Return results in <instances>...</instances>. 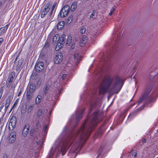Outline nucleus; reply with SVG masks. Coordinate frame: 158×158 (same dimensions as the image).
<instances>
[{
	"label": "nucleus",
	"instance_id": "1",
	"mask_svg": "<svg viewBox=\"0 0 158 158\" xmlns=\"http://www.w3.org/2000/svg\"><path fill=\"white\" fill-rule=\"evenodd\" d=\"M84 110L77 109L76 111L75 114L72 115L69 120L70 127H71V132L67 137H64L63 139H61V136L65 134L66 131L70 127H65L64 128L61 136L55 142L49 152L48 157V158H52L55 152H61L62 156L64 155L78 134L79 135V140L73 145L71 151L74 152L78 149L80 150L81 148L94 128L97 126L99 122L102 120L103 116V112L102 110L94 112L92 116L86 120L80 129L75 131L74 128L82 119Z\"/></svg>",
	"mask_w": 158,
	"mask_h": 158
},
{
	"label": "nucleus",
	"instance_id": "2",
	"mask_svg": "<svg viewBox=\"0 0 158 158\" xmlns=\"http://www.w3.org/2000/svg\"><path fill=\"white\" fill-rule=\"evenodd\" d=\"M123 83V81L120 78L116 77L112 79H106L101 85L99 89V94H103L106 93L109 87L113 84L112 88L108 91V93L111 94H117L121 90Z\"/></svg>",
	"mask_w": 158,
	"mask_h": 158
},
{
	"label": "nucleus",
	"instance_id": "3",
	"mask_svg": "<svg viewBox=\"0 0 158 158\" xmlns=\"http://www.w3.org/2000/svg\"><path fill=\"white\" fill-rule=\"evenodd\" d=\"M41 131V126L39 122H37L35 125V129H31L30 131V135L32 136L34 140L38 144H40L41 143L40 141L41 135H40V133Z\"/></svg>",
	"mask_w": 158,
	"mask_h": 158
},
{
	"label": "nucleus",
	"instance_id": "4",
	"mask_svg": "<svg viewBox=\"0 0 158 158\" xmlns=\"http://www.w3.org/2000/svg\"><path fill=\"white\" fill-rule=\"evenodd\" d=\"M153 88V86L152 85L148 86L145 88L144 91L138 101V105H140L143 103L147 99Z\"/></svg>",
	"mask_w": 158,
	"mask_h": 158
},
{
	"label": "nucleus",
	"instance_id": "5",
	"mask_svg": "<svg viewBox=\"0 0 158 158\" xmlns=\"http://www.w3.org/2000/svg\"><path fill=\"white\" fill-rule=\"evenodd\" d=\"M35 85L33 83H31L28 85L26 91L27 100H30L33 96V93L35 91Z\"/></svg>",
	"mask_w": 158,
	"mask_h": 158
},
{
	"label": "nucleus",
	"instance_id": "6",
	"mask_svg": "<svg viewBox=\"0 0 158 158\" xmlns=\"http://www.w3.org/2000/svg\"><path fill=\"white\" fill-rule=\"evenodd\" d=\"M52 2H50L47 4L41 13V18H44L50 10V7L52 6Z\"/></svg>",
	"mask_w": 158,
	"mask_h": 158
},
{
	"label": "nucleus",
	"instance_id": "7",
	"mask_svg": "<svg viewBox=\"0 0 158 158\" xmlns=\"http://www.w3.org/2000/svg\"><path fill=\"white\" fill-rule=\"evenodd\" d=\"M70 7L68 5L65 6L61 10L60 14L61 17H64L67 15L69 12Z\"/></svg>",
	"mask_w": 158,
	"mask_h": 158
},
{
	"label": "nucleus",
	"instance_id": "8",
	"mask_svg": "<svg viewBox=\"0 0 158 158\" xmlns=\"http://www.w3.org/2000/svg\"><path fill=\"white\" fill-rule=\"evenodd\" d=\"M156 98L155 96H152L150 97L148 101H146L144 103L142 104V107H140V109L144 108H150L151 106V103L154 102L156 101Z\"/></svg>",
	"mask_w": 158,
	"mask_h": 158
},
{
	"label": "nucleus",
	"instance_id": "9",
	"mask_svg": "<svg viewBox=\"0 0 158 158\" xmlns=\"http://www.w3.org/2000/svg\"><path fill=\"white\" fill-rule=\"evenodd\" d=\"M17 118L15 116H13L10 118L9 124V128L10 130H13L16 127Z\"/></svg>",
	"mask_w": 158,
	"mask_h": 158
},
{
	"label": "nucleus",
	"instance_id": "10",
	"mask_svg": "<svg viewBox=\"0 0 158 158\" xmlns=\"http://www.w3.org/2000/svg\"><path fill=\"white\" fill-rule=\"evenodd\" d=\"M62 54L61 53H58L54 57V61L55 64H59L62 62Z\"/></svg>",
	"mask_w": 158,
	"mask_h": 158
},
{
	"label": "nucleus",
	"instance_id": "11",
	"mask_svg": "<svg viewBox=\"0 0 158 158\" xmlns=\"http://www.w3.org/2000/svg\"><path fill=\"white\" fill-rule=\"evenodd\" d=\"M56 5L57 3L56 2H55V3H54L53 6H52V8L51 9V11L50 12L49 15H48L47 19L45 20V21H47V22L49 23L51 22L52 17H53V15L52 14V12L53 10L55 8L56 6Z\"/></svg>",
	"mask_w": 158,
	"mask_h": 158
},
{
	"label": "nucleus",
	"instance_id": "12",
	"mask_svg": "<svg viewBox=\"0 0 158 158\" xmlns=\"http://www.w3.org/2000/svg\"><path fill=\"white\" fill-rule=\"evenodd\" d=\"M16 132L15 131L11 132L9 137L8 141L10 143H14L16 139Z\"/></svg>",
	"mask_w": 158,
	"mask_h": 158
},
{
	"label": "nucleus",
	"instance_id": "13",
	"mask_svg": "<svg viewBox=\"0 0 158 158\" xmlns=\"http://www.w3.org/2000/svg\"><path fill=\"white\" fill-rule=\"evenodd\" d=\"M44 64L42 62H38L35 65V70L38 72L42 71L44 69Z\"/></svg>",
	"mask_w": 158,
	"mask_h": 158
},
{
	"label": "nucleus",
	"instance_id": "14",
	"mask_svg": "<svg viewBox=\"0 0 158 158\" xmlns=\"http://www.w3.org/2000/svg\"><path fill=\"white\" fill-rule=\"evenodd\" d=\"M52 88L51 87L50 84L47 85L44 90V93L45 95L47 97L49 95H51V91L52 90Z\"/></svg>",
	"mask_w": 158,
	"mask_h": 158
},
{
	"label": "nucleus",
	"instance_id": "15",
	"mask_svg": "<svg viewBox=\"0 0 158 158\" xmlns=\"http://www.w3.org/2000/svg\"><path fill=\"white\" fill-rule=\"evenodd\" d=\"M29 132V126L28 124H26L24 126L23 130V135L24 137L27 136Z\"/></svg>",
	"mask_w": 158,
	"mask_h": 158
},
{
	"label": "nucleus",
	"instance_id": "16",
	"mask_svg": "<svg viewBox=\"0 0 158 158\" xmlns=\"http://www.w3.org/2000/svg\"><path fill=\"white\" fill-rule=\"evenodd\" d=\"M9 25V24H7L0 28V36L3 35L6 32Z\"/></svg>",
	"mask_w": 158,
	"mask_h": 158
},
{
	"label": "nucleus",
	"instance_id": "17",
	"mask_svg": "<svg viewBox=\"0 0 158 158\" xmlns=\"http://www.w3.org/2000/svg\"><path fill=\"white\" fill-rule=\"evenodd\" d=\"M65 24V22L64 21H62L58 23L57 24V28L58 30L62 29Z\"/></svg>",
	"mask_w": 158,
	"mask_h": 158
},
{
	"label": "nucleus",
	"instance_id": "18",
	"mask_svg": "<svg viewBox=\"0 0 158 158\" xmlns=\"http://www.w3.org/2000/svg\"><path fill=\"white\" fill-rule=\"evenodd\" d=\"M12 98L11 97H9L7 99L6 104H5V109H7L11 103Z\"/></svg>",
	"mask_w": 158,
	"mask_h": 158
},
{
	"label": "nucleus",
	"instance_id": "19",
	"mask_svg": "<svg viewBox=\"0 0 158 158\" xmlns=\"http://www.w3.org/2000/svg\"><path fill=\"white\" fill-rule=\"evenodd\" d=\"M15 74L14 72H12L11 74L9 76L7 81L12 83L14 80L13 76Z\"/></svg>",
	"mask_w": 158,
	"mask_h": 158
},
{
	"label": "nucleus",
	"instance_id": "20",
	"mask_svg": "<svg viewBox=\"0 0 158 158\" xmlns=\"http://www.w3.org/2000/svg\"><path fill=\"white\" fill-rule=\"evenodd\" d=\"M62 89H59L58 90L57 89H54V94H53L54 95L58 96L59 95L60 93H61V91L62 90Z\"/></svg>",
	"mask_w": 158,
	"mask_h": 158
},
{
	"label": "nucleus",
	"instance_id": "21",
	"mask_svg": "<svg viewBox=\"0 0 158 158\" xmlns=\"http://www.w3.org/2000/svg\"><path fill=\"white\" fill-rule=\"evenodd\" d=\"M90 106L92 108L98 107L99 105L97 101H92L90 103Z\"/></svg>",
	"mask_w": 158,
	"mask_h": 158
},
{
	"label": "nucleus",
	"instance_id": "22",
	"mask_svg": "<svg viewBox=\"0 0 158 158\" xmlns=\"http://www.w3.org/2000/svg\"><path fill=\"white\" fill-rule=\"evenodd\" d=\"M42 96L40 95H38L35 98V103L36 105L39 104L40 102Z\"/></svg>",
	"mask_w": 158,
	"mask_h": 158
},
{
	"label": "nucleus",
	"instance_id": "23",
	"mask_svg": "<svg viewBox=\"0 0 158 158\" xmlns=\"http://www.w3.org/2000/svg\"><path fill=\"white\" fill-rule=\"evenodd\" d=\"M59 35L58 34H56L53 37L52 40L53 42L55 44L56 43V42H58L59 41Z\"/></svg>",
	"mask_w": 158,
	"mask_h": 158
},
{
	"label": "nucleus",
	"instance_id": "24",
	"mask_svg": "<svg viewBox=\"0 0 158 158\" xmlns=\"http://www.w3.org/2000/svg\"><path fill=\"white\" fill-rule=\"evenodd\" d=\"M72 40V37L71 35H69L66 41V44L67 45L69 46L71 43Z\"/></svg>",
	"mask_w": 158,
	"mask_h": 158
},
{
	"label": "nucleus",
	"instance_id": "25",
	"mask_svg": "<svg viewBox=\"0 0 158 158\" xmlns=\"http://www.w3.org/2000/svg\"><path fill=\"white\" fill-rule=\"evenodd\" d=\"M63 46V44L60 43H59L56 45V46L55 48V49L56 51H58L61 48L62 46Z\"/></svg>",
	"mask_w": 158,
	"mask_h": 158
},
{
	"label": "nucleus",
	"instance_id": "26",
	"mask_svg": "<svg viewBox=\"0 0 158 158\" xmlns=\"http://www.w3.org/2000/svg\"><path fill=\"white\" fill-rule=\"evenodd\" d=\"M19 102V99H17L15 101V102L14 105L13 106V107H12V108L11 109H13L14 108H17V106H18V104Z\"/></svg>",
	"mask_w": 158,
	"mask_h": 158
},
{
	"label": "nucleus",
	"instance_id": "27",
	"mask_svg": "<svg viewBox=\"0 0 158 158\" xmlns=\"http://www.w3.org/2000/svg\"><path fill=\"white\" fill-rule=\"evenodd\" d=\"M86 29L84 26L80 28V32L82 34L84 33Z\"/></svg>",
	"mask_w": 158,
	"mask_h": 158
},
{
	"label": "nucleus",
	"instance_id": "28",
	"mask_svg": "<svg viewBox=\"0 0 158 158\" xmlns=\"http://www.w3.org/2000/svg\"><path fill=\"white\" fill-rule=\"evenodd\" d=\"M88 37L86 36H83L82 38V42L83 44L85 43L87 41Z\"/></svg>",
	"mask_w": 158,
	"mask_h": 158
},
{
	"label": "nucleus",
	"instance_id": "29",
	"mask_svg": "<svg viewBox=\"0 0 158 158\" xmlns=\"http://www.w3.org/2000/svg\"><path fill=\"white\" fill-rule=\"evenodd\" d=\"M16 86V85L15 84H13L10 89V90H12L13 91H14L15 90V88Z\"/></svg>",
	"mask_w": 158,
	"mask_h": 158
},
{
	"label": "nucleus",
	"instance_id": "30",
	"mask_svg": "<svg viewBox=\"0 0 158 158\" xmlns=\"http://www.w3.org/2000/svg\"><path fill=\"white\" fill-rule=\"evenodd\" d=\"M48 128V126L47 125H45L43 128V130L44 131V135H45L47 134V132L46 131V130H47Z\"/></svg>",
	"mask_w": 158,
	"mask_h": 158
},
{
	"label": "nucleus",
	"instance_id": "31",
	"mask_svg": "<svg viewBox=\"0 0 158 158\" xmlns=\"http://www.w3.org/2000/svg\"><path fill=\"white\" fill-rule=\"evenodd\" d=\"M95 13L96 12L94 11H93V13L91 14L89 17L91 19L95 18V17H94V16Z\"/></svg>",
	"mask_w": 158,
	"mask_h": 158
},
{
	"label": "nucleus",
	"instance_id": "32",
	"mask_svg": "<svg viewBox=\"0 0 158 158\" xmlns=\"http://www.w3.org/2000/svg\"><path fill=\"white\" fill-rule=\"evenodd\" d=\"M42 109H39L37 113V116H40L42 114Z\"/></svg>",
	"mask_w": 158,
	"mask_h": 158
},
{
	"label": "nucleus",
	"instance_id": "33",
	"mask_svg": "<svg viewBox=\"0 0 158 158\" xmlns=\"http://www.w3.org/2000/svg\"><path fill=\"white\" fill-rule=\"evenodd\" d=\"M76 7V5L75 3H73L71 6V8L72 10H75Z\"/></svg>",
	"mask_w": 158,
	"mask_h": 158
},
{
	"label": "nucleus",
	"instance_id": "34",
	"mask_svg": "<svg viewBox=\"0 0 158 158\" xmlns=\"http://www.w3.org/2000/svg\"><path fill=\"white\" fill-rule=\"evenodd\" d=\"M3 92V87H2L0 88V96H2V94Z\"/></svg>",
	"mask_w": 158,
	"mask_h": 158
},
{
	"label": "nucleus",
	"instance_id": "35",
	"mask_svg": "<svg viewBox=\"0 0 158 158\" xmlns=\"http://www.w3.org/2000/svg\"><path fill=\"white\" fill-rule=\"evenodd\" d=\"M115 9L114 8H112L110 10V12L109 14V15H111L113 14V12L114 11Z\"/></svg>",
	"mask_w": 158,
	"mask_h": 158
},
{
	"label": "nucleus",
	"instance_id": "36",
	"mask_svg": "<svg viewBox=\"0 0 158 158\" xmlns=\"http://www.w3.org/2000/svg\"><path fill=\"white\" fill-rule=\"evenodd\" d=\"M98 136H101L102 134V131L101 129H100L98 130Z\"/></svg>",
	"mask_w": 158,
	"mask_h": 158
},
{
	"label": "nucleus",
	"instance_id": "37",
	"mask_svg": "<svg viewBox=\"0 0 158 158\" xmlns=\"http://www.w3.org/2000/svg\"><path fill=\"white\" fill-rule=\"evenodd\" d=\"M11 84V83L6 81V87L7 88H9Z\"/></svg>",
	"mask_w": 158,
	"mask_h": 158
},
{
	"label": "nucleus",
	"instance_id": "38",
	"mask_svg": "<svg viewBox=\"0 0 158 158\" xmlns=\"http://www.w3.org/2000/svg\"><path fill=\"white\" fill-rule=\"evenodd\" d=\"M55 104V103L54 102V101H52L51 102V105L50 107V108H53V106H54Z\"/></svg>",
	"mask_w": 158,
	"mask_h": 158
},
{
	"label": "nucleus",
	"instance_id": "39",
	"mask_svg": "<svg viewBox=\"0 0 158 158\" xmlns=\"http://www.w3.org/2000/svg\"><path fill=\"white\" fill-rule=\"evenodd\" d=\"M66 36L65 35L63 34L61 36V38L62 39V41H63L65 39Z\"/></svg>",
	"mask_w": 158,
	"mask_h": 158
},
{
	"label": "nucleus",
	"instance_id": "40",
	"mask_svg": "<svg viewBox=\"0 0 158 158\" xmlns=\"http://www.w3.org/2000/svg\"><path fill=\"white\" fill-rule=\"evenodd\" d=\"M102 150V148H100L99 151H100V152L97 155V157L96 158H98V157L101 154V152Z\"/></svg>",
	"mask_w": 158,
	"mask_h": 158
},
{
	"label": "nucleus",
	"instance_id": "41",
	"mask_svg": "<svg viewBox=\"0 0 158 158\" xmlns=\"http://www.w3.org/2000/svg\"><path fill=\"white\" fill-rule=\"evenodd\" d=\"M78 54L77 53L75 54L74 56V57L75 59H78Z\"/></svg>",
	"mask_w": 158,
	"mask_h": 158
},
{
	"label": "nucleus",
	"instance_id": "42",
	"mask_svg": "<svg viewBox=\"0 0 158 158\" xmlns=\"http://www.w3.org/2000/svg\"><path fill=\"white\" fill-rule=\"evenodd\" d=\"M66 76H67L66 74H63L62 75V80H64V79L66 77Z\"/></svg>",
	"mask_w": 158,
	"mask_h": 158
},
{
	"label": "nucleus",
	"instance_id": "43",
	"mask_svg": "<svg viewBox=\"0 0 158 158\" xmlns=\"http://www.w3.org/2000/svg\"><path fill=\"white\" fill-rule=\"evenodd\" d=\"M137 153L136 152H134L133 153V154L132 155V156L134 157H135V156H136V155H137Z\"/></svg>",
	"mask_w": 158,
	"mask_h": 158
},
{
	"label": "nucleus",
	"instance_id": "44",
	"mask_svg": "<svg viewBox=\"0 0 158 158\" xmlns=\"http://www.w3.org/2000/svg\"><path fill=\"white\" fill-rule=\"evenodd\" d=\"M3 41V39L2 38H0V45H1Z\"/></svg>",
	"mask_w": 158,
	"mask_h": 158
},
{
	"label": "nucleus",
	"instance_id": "45",
	"mask_svg": "<svg viewBox=\"0 0 158 158\" xmlns=\"http://www.w3.org/2000/svg\"><path fill=\"white\" fill-rule=\"evenodd\" d=\"M48 46H49V44L48 42H47L44 45V47L47 48L48 47Z\"/></svg>",
	"mask_w": 158,
	"mask_h": 158
},
{
	"label": "nucleus",
	"instance_id": "46",
	"mask_svg": "<svg viewBox=\"0 0 158 158\" xmlns=\"http://www.w3.org/2000/svg\"><path fill=\"white\" fill-rule=\"evenodd\" d=\"M72 17H70L68 19V20H69V21H70V20L71 21H70V22H71V21L72 20ZM70 23V22H69Z\"/></svg>",
	"mask_w": 158,
	"mask_h": 158
},
{
	"label": "nucleus",
	"instance_id": "47",
	"mask_svg": "<svg viewBox=\"0 0 158 158\" xmlns=\"http://www.w3.org/2000/svg\"><path fill=\"white\" fill-rule=\"evenodd\" d=\"M143 143H144L146 142V139H144L142 140Z\"/></svg>",
	"mask_w": 158,
	"mask_h": 158
},
{
	"label": "nucleus",
	"instance_id": "48",
	"mask_svg": "<svg viewBox=\"0 0 158 158\" xmlns=\"http://www.w3.org/2000/svg\"><path fill=\"white\" fill-rule=\"evenodd\" d=\"M4 105H5V104H4V103H2V104L1 105V106H0V109L1 108H3Z\"/></svg>",
	"mask_w": 158,
	"mask_h": 158
},
{
	"label": "nucleus",
	"instance_id": "49",
	"mask_svg": "<svg viewBox=\"0 0 158 158\" xmlns=\"http://www.w3.org/2000/svg\"><path fill=\"white\" fill-rule=\"evenodd\" d=\"M30 152H31V153H32L33 154V153L35 154V152L33 151V149L32 151H30Z\"/></svg>",
	"mask_w": 158,
	"mask_h": 158
},
{
	"label": "nucleus",
	"instance_id": "50",
	"mask_svg": "<svg viewBox=\"0 0 158 158\" xmlns=\"http://www.w3.org/2000/svg\"><path fill=\"white\" fill-rule=\"evenodd\" d=\"M134 114H135L134 113H132L131 114H130V115H129V116H130V117H131V116L132 117V116H133L134 115Z\"/></svg>",
	"mask_w": 158,
	"mask_h": 158
},
{
	"label": "nucleus",
	"instance_id": "51",
	"mask_svg": "<svg viewBox=\"0 0 158 158\" xmlns=\"http://www.w3.org/2000/svg\"><path fill=\"white\" fill-rule=\"evenodd\" d=\"M74 46H75V45H73L72 46V47H71V48H72V49H73L74 48Z\"/></svg>",
	"mask_w": 158,
	"mask_h": 158
},
{
	"label": "nucleus",
	"instance_id": "52",
	"mask_svg": "<svg viewBox=\"0 0 158 158\" xmlns=\"http://www.w3.org/2000/svg\"><path fill=\"white\" fill-rule=\"evenodd\" d=\"M26 109H22L23 110V111L22 110L21 111V112H22L23 111V112H25V111H26V110H25Z\"/></svg>",
	"mask_w": 158,
	"mask_h": 158
},
{
	"label": "nucleus",
	"instance_id": "53",
	"mask_svg": "<svg viewBox=\"0 0 158 158\" xmlns=\"http://www.w3.org/2000/svg\"><path fill=\"white\" fill-rule=\"evenodd\" d=\"M2 5V2H0V6H1Z\"/></svg>",
	"mask_w": 158,
	"mask_h": 158
},
{
	"label": "nucleus",
	"instance_id": "54",
	"mask_svg": "<svg viewBox=\"0 0 158 158\" xmlns=\"http://www.w3.org/2000/svg\"><path fill=\"white\" fill-rule=\"evenodd\" d=\"M20 95V93H19V94H18V96H19Z\"/></svg>",
	"mask_w": 158,
	"mask_h": 158
},
{
	"label": "nucleus",
	"instance_id": "55",
	"mask_svg": "<svg viewBox=\"0 0 158 158\" xmlns=\"http://www.w3.org/2000/svg\"><path fill=\"white\" fill-rule=\"evenodd\" d=\"M52 112V111L51 110H50L49 112V114H50Z\"/></svg>",
	"mask_w": 158,
	"mask_h": 158
},
{
	"label": "nucleus",
	"instance_id": "56",
	"mask_svg": "<svg viewBox=\"0 0 158 158\" xmlns=\"http://www.w3.org/2000/svg\"><path fill=\"white\" fill-rule=\"evenodd\" d=\"M31 109H29V110H30ZM28 111L29 112V111H31L30 110H29V109H28Z\"/></svg>",
	"mask_w": 158,
	"mask_h": 158
},
{
	"label": "nucleus",
	"instance_id": "57",
	"mask_svg": "<svg viewBox=\"0 0 158 158\" xmlns=\"http://www.w3.org/2000/svg\"><path fill=\"white\" fill-rule=\"evenodd\" d=\"M12 110V109H10V112Z\"/></svg>",
	"mask_w": 158,
	"mask_h": 158
},
{
	"label": "nucleus",
	"instance_id": "58",
	"mask_svg": "<svg viewBox=\"0 0 158 158\" xmlns=\"http://www.w3.org/2000/svg\"><path fill=\"white\" fill-rule=\"evenodd\" d=\"M1 97H2V96H0V99H1Z\"/></svg>",
	"mask_w": 158,
	"mask_h": 158
},
{
	"label": "nucleus",
	"instance_id": "59",
	"mask_svg": "<svg viewBox=\"0 0 158 158\" xmlns=\"http://www.w3.org/2000/svg\"><path fill=\"white\" fill-rule=\"evenodd\" d=\"M158 158V156L157 157V158Z\"/></svg>",
	"mask_w": 158,
	"mask_h": 158
}]
</instances>
